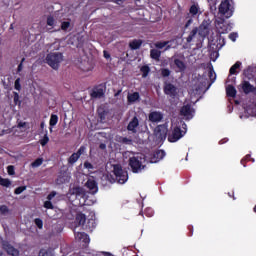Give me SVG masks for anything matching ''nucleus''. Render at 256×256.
<instances>
[{"mask_svg": "<svg viewBox=\"0 0 256 256\" xmlns=\"http://www.w3.org/2000/svg\"><path fill=\"white\" fill-rule=\"evenodd\" d=\"M71 27V22L69 21H64L61 23V29L62 31H67Z\"/></svg>", "mask_w": 256, "mask_h": 256, "instance_id": "obj_43", "label": "nucleus"}, {"mask_svg": "<svg viewBox=\"0 0 256 256\" xmlns=\"http://www.w3.org/2000/svg\"><path fill=\"white\" fill-rule=\"evenodd\" d=\"M14 88L16 91H21V78H17L14 82Z\"/></svg>", "mask_w": 256, "mask_h": 256, "instance_id": "obj_46", "label": "nucleus"}, {"mask_svg": "<svg viewBox=\"0 0 256 256\" xmlns=\"http://www.w3.org/2000/svg\"><path fill=\"white\" fill-rule=\"evenodd\" d=\"M163 91L166 95H168V97H172V99H175V97H177L178 94V89L171 82L164 83Z\"/></svg>", "mask_w": 256, "mask_h": 256, "instance_id": "obj_7", "label": "nucleus"}, {"mask_svg": "<svg viewBox=\"0 0 256 256\" xmlns=\"http://www.w3.org/2000/svg\"><path fill=\"white\" fill-rule=\"evenodd\" d=\"M118 141L119 143H123L124 145H131V143H133V140L127 137H120Z\"/></svg>", "mask_w": 256, "mask_h": 256, "instance_id": "obj_38", "label": "nucleus"}, {"mask_svg": "<svg viewBox=\"0 0 256 256\" xmlns=\"http://www.w3.org/2000/svg\"><path fill=\"white\" fill-rule=\"evenodd\" d=\"M8 175H13L15 173V166L10 165L7 167Z\"/></svg>", "mask_w": 256, "mask_h": 256, "instance_id": "obj_52", "label": "nucleus"}, {"mask_svg": "<svg viewBox=\"0 0 256 256\" xmlns=\"http://www.w3.org/2000/svg\"><path fill=\"white\" fill-rule=\"evenodd\" d=\"M168 131L167 124H160L155 128V135L161 141H165L167 139Z\"/></svg>", "mask_w": 256, "mask_h": 256, "instance_id": "obj_8", "label": "nucleus"}, {"mask_svg": "<svg viewBox=\"0 0 256 256\" xmlns=\"http://www.w3.org/2000/svg\"><path fill=\"white\" fill-rule=\"evenodd\" d=\"M61 61H63V54L61 52L49 53L46 56V63L55 71L59 69Z\"/></svg>", "mask_w": 256, "mask_h": 256, "instance_id": "obj_3", "label": "nucleus"}, {"mask_svg": "<svg viewBox=\"0 0 256 256\" xmlns=\"http://www.w3.org/2000/svg\"><path fill=\"white\" fill-rule=\"evenodd\" d=\"M229 40L230 41H233V42H236L237 41V37H239V34H237V32H232L229 34Z\"/></svg>", "mask_w": 256, "mask_h": 256, "instance_id": "obj_50", "label": "nucleus"}, {"mask_svg": "<svg viewBox=\"0 0 256 256\" xmlns=\"http://www.w3.org/2000/svg\"><path fill=\"white\" fill-rule=\"evenodd\" d=\"M150 57H151V59H154V61H159V59H161V51H159L157 49H151Z\"/></svg>", "mask_w": 256, "mask_h": 256, "instance_id": "obj_28", "label": "nucleus"}, {"mask_svg": "<svg viewBox=\"0 0 256 256\" xmlns=\"http://www.w3.org/2000/svg\"><path fill=\"white\" fill-rule=\"evenodd\" d=\"M85 186L93 194H95V193H97V191H99V188L97 187V181H95L94 179H88Z\"/></svg>", "mask_w": 256, "mask_h": 256, "instance_id": "obj_16", "label": "nucleus"}, {"mask_svg": "<svg viewBox=\"0 0 256 256\" xmlns=\"http://www.w3.org/2000/svg\"><path fill=\"white\" fill-rule=\"evenodd\" d=\"M226 95L227 97H232L233 99H235V97H237V89H235V86L228 85L226 87Z\"/></svg>", "mask_w": 256, "mask_h": 256, "instance_id": "obj_24", "label": "nucleus"}, {"mask_svg": "<svg viewBox=\"0 0 256 256\" xmlns=\"http://www.w3.org/2000/svg\"><path fill=\"white\" fill-rule=\"evenodd\" d=\"M40 128H41V129H44V128H45V122H41V123H40Z\"/></svg>", "mask_w": 256, "mask_h": 256, "instance_id": "obj_63", "label": "nucleus"}, {"mask_svg": "<svg viewBox=\"0 0 256 256\" xmlns=\"http://www.w3.org/2000/svg\"><path fill=\"white\" fill-rule=\"evenodd\" d=\"M70 195H75V197L83 198L85 197V190L79 186L70 189Z\"/></svg>", "mask_w": 256, "mask_h": 256, "instance_id": "obj_17", "label": "nucleus"}, {"mask_svg": "<svg viewBox=\"0 0 256 256\" xmlns=\"http://www.w3.org/2000/svg\"><path fill=\"white\" fill-rule=\"evenodd\" d=\"M0 185L1 187H11V180L0 176Z\"/></svg>", "mask_w": 256, "mask_h": 256, "instance_id": "obj_35", "label": "nucleus"}, {"mask_svg": "<svg viewBox=\"0 0 256 256\" xmlns=\"http://www.w3.org/2000/svg\"><path fill=\"white\" fill-rule=\"evenodd\" d=\"M137 127H139V118L134 116L127 125V131L131 133H137Z\"/></svg>", "mask_w": 256, "mask_h": 256, "instance_id": "obj_13", "label": "nucleus"}, {"mask_svg": "<svg viewBox=\"0 0 256 256\" xmlns=\"http://www.w3.org/2000/svg\"><path fill=\"white\" fill-rule=\"evenodd\" d=\"M23 63H25V57H23L18 65L17 73H21L23 71Z\"/></svg>", "mask_w": 256, "mask_h": 256, "instance_id": "obj_51", "label": "nucleus"}, {"mask_svg": "<svg viewBox=\"0 0 256 256\" xmlns=\"http://www.w3.org/2000/svg\"><path fill=\"white\" fill-rule=\"evenodd\" d=\"M57 193L55 191H52L50 194H48L47 199L48 201H51L53 197H55Z\"/></svg>", "mask_w": 256, "mask_h": 256, "instance_id": "obj_55", "label": "nucleus"}, {"mask_svg": "<svg viewBox=\"0 0 256 256\" xmlns=\"http://www.w3.org/2000/svg\"><path fill=\"white\" fill-rule=\"evenodd\" d=\"M147 217H153V210L151 208L146 209Z\"/></svg>", "mask_w": 256, "mask_h": 256, "instance_id": "obj_56", "label": "nucleus"}, {"mask_svg": "<svg viewBox=\"0 0 256 256\" xmlns=\"http://www.w3.org/2000/svg\"><path fill=\"white\" fill-rule=\"evenodd\" d=\"M0 213H1V215H6V213H9V207H7V205H1Z\"/></svg>", "mask_w": 256, "mask_h": 256, "instance_id": "obj_49", "label": "nucleus"}, {"mask_svg": "<svg viewBox=\"0 0 256 256\" xmlns=\"http://www.w3.org/2000/svg\"><path fill=\"white\" fill-rule=\"evenodd\" d=\"M39 142L42 147H45V145H47V143H49V135L47 134V131H46L45 135L43 136V138L40 139Z\"/></svg>", "mask_w": 256, "mask_h": 256, "instance_id": "obj_37", "label": "nucleus"}, {"mask_svg": "<svg viewBox=\"0 0 256 256\" xmlns=\"http://www.w3.org/2000/svg\"><path fill=\"white\" fill-rule=\"evenodd\" d=\"M198 33H199V28L194 27L192 31L189 33L188 37L186 38V42L191 43L193 39H195Z\"/></svg>", "mask_w": 256, "mask_h": 256, "instance_id": "obj_26", "label": "nucleus"}, {"mask_svg": "<svg viewBox=\"0 0 256 256\" xmlns=\"http://www.w3.org/2000/svg\"><path fill=\"white\" fill-rule=\"evenodd\" d=\"M105 95V91L102 86H97L92 89L90 96L92 99H101Z\"/></svg>", "mask_w": 256, "mask_h": 256, "instance_id": "obj_14", "label": "nucleus"}, {"mask_svg": "<svg viewBox=\"0 0 256 256\" xmlns=\"http://www.w3.org/2000/svg\"><path fill=\"white\" fill-rule=\"evenodd\" d=\"M213 75H215V70H213V66H211L209 68V73H208V76L211 79V81H213Z\"/></svg>", "mask_w": 256, "mask_h": 256, "instance_id": "obj_53", "label": "nucleus"}, {"mask_svg": "<svg viewBox=\"0 0 256 256\" xmlns=\"http://www.w3.org/2000/svg\"><path fill=\"white\" fill-rule=\"evenodd\" d=\"M34 223L38 229H43V220L41 218H35Z\"/></svg>", "mask_w": 256, "mask_h": 256, "instance_id": "obj_42", "label": "nucleus"}, {"mask_svg": "<svg viewBox=\"0 0 256 256\" xmlns=\"http://www.w3.org/2000/svg\"><path fill=\"white\" fill-rule=\"evenodd\" d=\"M103 55H104V58H105V59H111V54H109V53L107 52V50H104V51H103Z\"/></svg>", "mask_w": 256, "mask_h": 256, "instance_id": "obj_57", "label": "nucleus"}, {"mask_svg": "<svg viewBox=\"0 0 256 256\" xmlns=\"http://www.w3.org/2000/svg\"><path fill=\"white\" fill-rule=\"evenodd\" d=\"M228 195H229V197H232L233 200L235 201L236 198H235V193L234 192H232V193L229 192Z\"/></svg>", "mask_w": 256, "mask_h": 256, "instance_id": "obj_62", "label": "nucleus"}, {"mask_svg": "<svg viewBox=\"0 0 256 256\" xmlns=\"http://www.w3.org/2000/svg\"><path fill=\"white\" fill-rule=\"evenodd\" d=\"M38 256H55V254L53 253V250H51V249L42 248V249H40Z\"/></svg>", "mask_w": 256, "mask_h": 256, "instance_id": "obj_29", "label": "nucleus"}, {"mask_svg": "<svg viewBox=\"0 0 256 256\" xmlns=\"http://www.w3.org/2000/svg\"><path fill=\"white\" fill-rule=\"evenodd\" d=\"M80 156L74 152L69 158H68V163L69 165H75L76 161H79Z\"/></svg>", "mask_w": 256, "mask_h": 256, "instance_id": "obj_33", "label": "nucleus"}, {"mask_svg": "<svg viewBox=\"0 0 256 256\" xmlns=\"http://www.w3.org/2000/svg\"><path fill=\"white\" fill-rule=\"evenodd\" d=\"M61 176H59L56 180V182L58 183V185H61V183H63V180H61Z\"/></svg>", "mask_w": 256, "mask_h": 256, "instance_id": "obj_61", "label": "nucleus"}, {"mask_svg": "<svg viewBox=\"0 0 256 256\" xmlns=\"http://www.w3.org/2000/svg\"><path fill=\"white\" fill-rule=\"evenodd\" d=\"M161 73V77H169L171 75V70H169V68H162L160 70Z\"/></svg>", "mask_w": 256, "mask_h": 256, "instance_id": "obj_39", "label": "nucleus"}, {"mask_svg": "<svg viewBox=\"0 0 256 256\" xmlns=\"http://www.w3.org/2000/svg\"><path fill=\"white\" fill-rule=\"evenodd\" d=\"M113 173L115 177L111 174H105L102 176V179L104 181H109L110 183H119L120 185H124V183H127L129 179V174L127 173L126 170H123V167L119 164L114 165L113 167Z\"/></svg>", "mask_w": 256, "mask_h": 256, "instance_id": "obj_1", "label": "nucleus"}, {"mask_svg": "<svg viewBox=\"0 0 256 256\" xmlns=\"http://www.w3.org/2000/svg\"><path fill=\"white\" fill-rule=\"evenodd\" d=\"M95 227H97V223L95 222V219L90 218L87 221V224L84 226V229L88 230V231H93V229H95Z\"/></svg>", "mask_w": 256, "mask_h": 256, "instance_id": "obj_27", "label": "nucleus"}, {"mask_svg": "<svg viewBox=\"0 0 256 256\" xmlns=\"http://www.w3.org/2000/svg\"><path fill=\"white\" fill-rule=\"evenodd\" d=\"M84 168L85 169H93V164H91V162H89V161H85Z\"/></svg>", "mask_w": 256, "mask_h": 256, "instance_id": "obj_54", "label": "nucleus"}, {"mask_svg": "<svg viewBox=\"0 0 256 256\" xmlns=\"http://www.w3.org/2000/svg\"><path fill=\"white\" fill-rule=\"evenodd\" d=\"M141 45H143V40L141 39H134L129 42V48L132 51H137V49H141Z\"/></svg>", "mask_w": 256, "mask_h": 256, "instance_id": "obj_20", "label": "nucleus"}, {"mask_svg": "<svg viewBox=\"0 0 256 256\" xmlns=\"http://www.w3.org/2000/svg\"><path fill=\"white\" fill-rule=\"evenodd\" d=\"M241 68V62L237 61L234 65L231 66L229 73L230 75H236L237 69Z\"/></svg>", "mask_w": 256, "mask_h": 256, "instance_id": "obj_31", "label": "nucleus"}, {"mask_svg": "<svg viewBox=\"0 0 256 256\" xmlns=\"http://www.w3.org/2000/svg\"><path fill=\"white\" fill-rule=\"evenodd\" d=\"M75 236L77 237V239H79V241H83V243H89L91 241V239L89 238V234L85 232H77Z\"/></svg>", "mask_w": 256, "mask_h": 256, "instance_id": "obj_22", "label": "nucleus"}, {"mask_svg": "<svg viewBox=\"0 0 256 256\" xmlns=\"http://www.w3.org/2000/svg\"><path fill=\"white\" fill-rule=\"evenodd\" d=\"M105 144H100V149H105Z\"/></svg>", "mask_w": 256, "mask_h": 256, "instance_id": "obj_64", "label": "nucleus"}, {"mask_svg": "<svg viewBox=\"0 0 256 256\" xmlns=\"http://www.w3.org/2000/svg\"><path fill=\"white\" fill-rule=\"evenodd\" d=\"M57 123H59V116H57V114H52L50 116V121H49L50 127H55Z\"/></svg>", "mask_w": 256, "mask_h": 256, "instance_id": "obj_32", "label": "nucleus"}, {"mask_svg": "<svg viewBox=\"0 0 256 256\" xmlns=\"http://www.w3.org/2000/svg\"><path fill=\"white\" fill-rule=\"evenodd\" d=\"M46 23L49 27H53V25H55V18L53 16H48Z\"/></svg>", "mask_w": 256, "mask_h": 256, "instance_id": "obj_47", "label": "nucleus"}, {"mask_svg": "<svg viewBox=\"0 0 256 256\" xmlns=\"http://www.w3.org/2000/svg\"><path fill=\"white\" fill-rule=\"evenodd\" d=\"M193 112L194 110L191 108V104H186L180 109V115L187 117V119H193Z\"/></svg>", "mask_w": 256, "mask_h": 256, "instance_id": "obj_11", "label": "nucleus"}, {"mask_svg": "<svg viewBox=\"0 0 256 256\" xmlns=\"http://www.w3.org/2000/svg\"><path fill=\"white\" fill-rule=\"evenodd\" d=\"M23 191H27V186H20V187H17V188L14 190V194H15V195H21V193H23Z\"/></svg>", "mask_w": 256, "mask_h": 256, "instance_id": "obj_40", "label": "nucleus"}, {"mask_svg": "<svg viewBox=\"0 0 256 256\" xmlns=\"http://www.w3.org/2000/svg\"><path fill=\"white\" fill-rule=\"evenodd\" d=\"M129 167L132 169V173H141L145 169L142 158L139 156H133L129 158Z\"/></svg>", "mask_w": 256, "mask_h": 256, "instance_id": "obj_4", "label": "nucleus"}, {"mask_svg": "<svg viewBox=\"0 0 256 256\" xmlns=\"http://www.w3.org/2000/svg\"><path fill=\"white\" fill-rule=\"evenodd\" d=\"M14 95V105L21 106V100H19V93L13 92Z\"/></svg>", "mask_w": 256, "mask_h": 256, "instance_id": "obj_45", "label": "nucleus"}, {"mask_svg": "<svg viewBox=\"0 0 256 256\" xmlns=\"http://www.w3.org/2000/svg\"><path fill=\"white\" fill-rule=\"evenodd\" d=\"M140 71L142 73V77L143 79H145L146 77L149 76V73H151V68L147 65H143L141 68H140Z\"/></svg>", "mask_w": 256, "mask_h": 256, "instance_id": "obj_30", "label": "nucleus"}, {"mask_svg": "<svg viewBox=\"0 0 256 256\" xmlns=\"http://www.w3.org/2000/svg\"><path fill=\"white\" fill-rule=\"evenodd\" d=\"M43 165V158H37L34 162L31 163V167L37 168Z\"/></svg>", "mask_w": 256, "mask_h": 256, "instance_id": "obj_36", "label": "nucleus"}, {"mask_svg": "<svg viewBox=\"0 0 256 256\" xmlns=\"http://www.w3.org/2000/svg\"><path fill=\"white\" fill-rule=\"evenodd\" d=\"M2 247L8 255H12V256L19 255V250H17L15 247H13V245L9 244V242H3Z\"/></svg>", "mask_w": 256, "mask_h": 256, "instance_id": "obj_12", "label": "nucleus"}, {"mask_svg": "<svg viewBox=\"0 0 256 256\" xmlns=\"http://www.w3.org/2000/svg\"><path fill=\"white\" fill-rule=\"evenodd\" d=\"M148 119L151 123H160V121H163V113L157 111L151 112L148 115Z\"/></svg>", "mask_w": 256, "mask_h": 256, "instance_id": "obj_15", "label": "nucleus"}, {"mask_svg": "<svg viewBox=\"0 0 256 256\" xmlns=\"http://www.w3.org/2000/svg\"><path fill=\"white\" fill-rule=\"evenodd\" d=\"M227 141H229L227 138L222 139L219 141V145H224V143H227Z\"/></svg>", "mask_w": 256, "mask_h": 256, "instance_id": "obj_60", "label": "nucleus"}, {"mask_svg": "<svg viewBox=\"0 0 256 256\" xmlns=\"http://www.w3.org/2000/svg\"><path fill=\"white\" fill-rule=\"evenodd\" d=\"M85 221H87V216H85V214L81 212L76 214V223H78V225L85 227Z\"/></svg>", "mask_w": 256, "mask_h": 256, "instance_id": "obj_25", "label": "nucleus"}, {"mask_svg": "<svg viewBox=\"0 0 256 256\" xmlns=\"http://www.w3.org/2000/svg\"><path fill=\"white\" fill-rule=\"evenodd\" d=\"M97 112H98V117L100 119V122L105 123V121H107V115L109 112L104 108H98Z\"/></svg>", "mask_w": 256, "mask_h": 256, "instance_id": "obj_23", "label": "nucleus"}, {"mask_svg": "<svg viewBox=\"0 0 256 256\" xmlns=\"http://www.w3.org/2000/svg\"><path fill=\"white\" fill-rule=\"evenodd\" d=\"M128 103H137V101H141V96L139 95V92H134L131 94H128L127 96Z\"/></svg>", "mask_w": 256, "mask_h": 256, "instance_id": "obj_21", "label": "nucleus"}, {"mask_svg": "<svg viewBox=\"0 0 256 256\" xmlns=\"http://www.w3.org/2000/svg\"><path fill=\"white\" fill-rule=\"evenodd\" d=\"M188 230H189L188 237H193V226H188Z\"/></svg>", "mask_w": 256, "mask_h": 256, "instance_id": "obj_58", "label": "nucleus"}, {"mask_svg": "<svg viewBox=\"0 0 256 256\" xmlns=\"http://www.w3.org/2000/svg\"><path fill=\"white\" fill-rule=\"evenodd\" d=\"M219 13L225 15L227 19L233 17V8H231V2L229 0H223L219 5Z\"/></svg>", "mask_w": 256, "mask_h": 256, "instance_id": "obj_6", "label": "nucleus"}, {"mask_svg": "<svg viewBox=\"0 0 256 256\" xmlns=\"http://www.w3.org/2000/svg\"><path fill=\"white\" fill-rule=\"evenodd\" d=\"M185 131L181 130V127L176 126L172 129V131L168 134L169 143H177L179 139L185 137Z\"/></svg>", "mask_w": 256, "mask_h": 256, "instance_id": "obj_5", "label": "nucleus"}, {"mask_svg": "<svg viewBox=\"0 0 256 256\" xmlns=\"http://www.w3.org/2000/svg\"><path fill=\"white\" fill-rule=\"evenodd\" d=\"M174 65L177 67L179 73H185L187 65L185 62L179 58L174 59Z\"/></svg>", "mask_w": 256, "mask_h": 256, "instance_id": "obj_18", "label": "nucleus"}, {"mask_svg": "<svg viewBox=\"0 0 256 256\" xmlns=\"http://www.w3.org/2000/svg\"><path fill=\"white\" fill-rule=\"evenodd\" d=\"M80 157L81 155H85L87 153V147L85 145L80 146L78 151L76 152Z\"/></svg>", "mask_w": 256, "mask_h": 256, "instance_id": "obj_44", "label": "nucleus"}, {"mask_svg": "<svg viewBox=\"0 0 256 256\" xmlns=\"http://www.w3.org/2000/svg\"><path fill=\"white\" fill-rule=\"evenodd\" d=\"M165 155H166L165 150H156L153 153L152 163H159V161H161V159H163Z\"/></svg>", "mask_w": 256, "mask_h": 256, "instance_id": "obj_19", "label": "nucleus"}, {"mask_svg": "<svg viewBox=\"0 0 256 256\" xmlns=\"http://www.w3.org/2000/svg\"><path fill=\"white\" fill-rule=\"evenodd\" d=\"M211 23L208 21L204 20L201 25L199 26L198 33L200 37H207L210 33V27Z\"/></svg>", "mask_w": 256, "mask_h": 256, "instance_id": "obj_10", "label": "nucleus"}, {"mask_svg": "<svg viewBox=\"0 0 256 256\" xmlns=\"http://www.w3.org/2000/svg\"><path fill=\"white\" fill-rule=\"evenodd\" d=\"M201 7L199 6L198 3H194L190 6L189 12L187 13L186 16V23H185V29H188L192 24H193V19L196 17H199L201 15Z\"/></svg>", "mask_w": 256, "mask_h": 256, "instance_id": "obj_2", "label": "nucleus"}, {"mask_svg": "<svg viewBox=\"0 0 256 256\" xmlns=\"http://www.w3.org/2000/svg\"><path fill=\"white\" fill-rule=\"evenodd\" d=\"M44 208L45 209H55V206H53V203L51 200H47L44 202Z\"/></svg>", "mask_w": 256, "mask_h": 256, "instance_id": "obj_48", "label": "nucleus"}, {"mask_svg": "<svg viewBox=\"0 0 256 256\" xmlns=\"http://www.w3.org/2000/svg\"><path fill=\"white\" fill-rule=\"evenodd\" d=\"M247 161L255 162V159L251 158V154H247L244 158L241 159L240 163L243 167H247Z\"/></svg>", "mask_w": 256, "mask_h": 256, "instance_id": "obj_34", "label": "nucleus"}, {"mask_svg": "<svg viewBox=\"0 0 256 256\" xmlns=\"http://www.w3.org/2000/svg\"><path fill=\"white\" fill-rule=\"evenodd\" d=\"M238 89H242L243 93L245 95H249V93H255L256 88L253 86L249 81L244 80L241 82V84L238 86Z\"/></svg>", "mask_w": 256, "mask_h": 256, "instance_id": "obj_9", "label": "nucleus"}, {"mask_svg": "<svg viewBox=\"0 0 256 256\" xmlns=\"http://www.w3.org/2000/svg\"><path fill=\"white\" fill-rule=\"evenodd\" d=\"M167 45H169V42L167 41L155 43L156 49H164V47H167Z\"/></svg>", "mask_w": 256, "mask_h": 256, "instance_id": "obj_41", "label": "nucleus"}, {"mask_svg": "<svg viewBox=\"0 0 256 256\" xmlns=\"http://www.w3.org/2000/svg\"><path fill=\"white\" fill-rule=\"evenodd\" d=\"M117 5H123L127 0H113Z\"/></svg>", "mask_w": 256, "mask_h": 256, "instance_id": "obj_59", "label": "nucleus"}]
</instances>
